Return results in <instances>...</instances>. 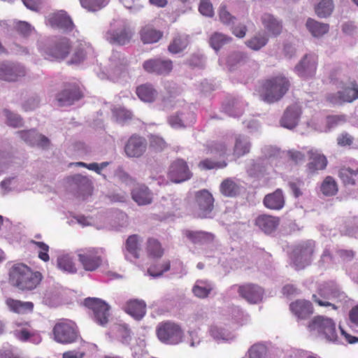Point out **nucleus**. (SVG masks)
<instances>
[{"label": "nucleus", "instance_id": "58", "mask_svg": "<svg viewBox=\"0 0 358 358\" xmlns=\"http://www.w3.org/2000/svg\"><path fill=\"white\" fill-rule=\"evenodd\" d=\"M226 145L222 143H211L207 145L206 154L208 155L223 156L226 154Z\"/></svg>", "mask_w": 358, "mask_h": 358}, {"label": "nucleus", "instance_id": "37", "mask_svg": "<svg viewBox=\"0 0 358 358\" xmlns=\"http://www.w3.org/2000/svg\"><path fill=\"white\" fill-rule=\"evenodd\" d=\"M141 38L144 43L157 42L162 36V33L151 26H145L141 31Z\"/></svg>", "mask_w": 358, "mask_h": 358}, {"label": "nucleus", "instance_id": "23", "mask_svg": "<svg viewBox=\"0 0 358 358\" xmlns=\"http://www.w3.org/2000/svg\"><path fill=\"white\" fill-rule=\"evenodd\" d=\"M294 70L301 77L312 76L316 70V60L314 56L305 55L298 64L296 65Z\"/></svg>", "mask_w": 358, "mask_h": 358}, {"label": "nucleus", "instance_id": "2", "mask_svg": "<svg viewBox=\"0 0 358 358\" xmlns=\"http://www.w3.org/2000/svg\"><path fill=\"white\" fill-rule=\"evenodd\" d=\"M309 333L315 337L328 342H336L338 340V331L334 321L327 317L317 315L308 323Z\"/></svg>", "mask_w": 358, "mask_h": 358}, {"label": "nucleus", "instance_id": "50", "mask_svg": "<svg viewBox=\"0 0 358 358\" xmlns=\"http://www.w3.org/2000/svg\"><path fill=\"white\" fill-rule=\"evenodd\" d=\"M219 18L222 23L227 26H234L236 21V17L232 15L227 10V6L222 4L218 11Z\"/></svg>", "mask_w": 358, "mask_h": 358}, {"label": "nucleus", "instance_id": "41", "mask_svg": "<svg viewBox=\"0 0 358 358\" xmlns=\"http://www.w3.org/2000/svg\"><path fill=\"white\" fill-rule=\"evenodd\" d=\"M268 41V36L264 33H258L246 41V45L253 50H259L266 45Z\"/></svg>", "mask_w": 358, "mask_h": 358}, {"label": "nucleus", "instance_id": "53", "mask_svg": "<svg viewBox=\"0 0 358 358\" xmlns=\"http://www.w3.org/2000/svg\"><path fill=\"white\" fill-rule=\"evenodd\" d=\"M220 188L222 193L227 196H236L238 192V187L234 180H223Z\"/></svg>", "mask_w": 358, "mask_h": 358}, {"label": "nucleus", "instance_id": "21", "mask_svg": "<svg viewBox=\"0 0 358 358\" xmlns=\"http://www.w3.org/2000/svg\"><path fill=\"white\" fill-rule=\"evenodd\" d=\"M358 98V85L345 87L342 91L328 96L329 101L334 104H341L343 102H352Z\"/></svg>", "mask_w": 358, "mask_h": 358}, {"label": "nucleus", "instance_id": "15", "mask_svg": "<svg viewBox=\"0 0 358 358\" xmlns=\"http://www.w3.org/2000/svg\"><path fill=\"white\" fill-rule=\"evenodd\" d=\"M18 136L27 144L37 146L43 150L49 148L50 141L48 137L38 133L35 129L22 130L17 131Z\"/></svg>", "mask_w": 358, "mask_h": 358}, {"label": "nucleus", "instance_id": "40", "mask_svg": "<svg viewBox=\"0 0 358 358\" xmlns=\"http://www.w3.org/2000/svg\"><path fill=\"white\" fill-rule=\"evenodd\" d=\"M231 41V37L220 32H215L211 35L209 43L215 51H218L224 45L229 43Z\"/></svg>", "mask_w": 358, "mask_h": 358}, {"label": "nucleus", "instance_id": "13", "mask_svg": "<svg viewBox=\"0 0 358 358\" xmlns=\"http://www.w3.org/2000/svg\"><path fill=\"white\" fill-rule=\"evenodd\" d=\"M237 287L239 296L252 304L258 303L262 301L264 289L257 285L245 283L243 285H234L231 288Z\"/></svg>", "mask_w": 358, "mask_h": 358}, {"label": "nucleus", "instance_id": "62", "mask_svg": "<svg viewBox=\"0 0 358 358\" xmlns=\"http://www.w3.org/2000/svg\"><path fill=\"white\" fill-rule=\"evenodd\" d=\"M40 103V99L38 96H31L28 98L22 104V108L24 110H32L38 107Z\"/></svg>", "mask_w": 358, "mask_h": 358}, {"label": "nucleus", "instance_id": "43", "mask_svg": "<svg viewBox=\"0 0 358 358\" xmlns=\"http://www.w3.org/2000/svg\"><path fill=\"white\" fill-rule=\"evenodd\" d=\"M3 113L6 118L5 122L8 126L13 128H18L23 126L24 121L20 115L8 109H4Z\"/></svg>", "mask_w": 358, "mask_h": 358}, {"label": "nucleus", "instance_id": "17", "mask_svg": "<svg viewBox=\"0 0 358 358\" xmlns=\"http://www.w3.org/2000/svg\"><path fill=\"white\" fill-rule=\"evenodd\" d=\"M336 296V290L328 283H324L318 287L317 294H313L312 299L320 306H331L333 309L336 310L337 307L329 301Z\"/></svg>", "mask_w": 358, "mask_h": 358}, {"label": "nucleus", "instance_id": "64", "mask_svg": "<svg viewBox=\"0 0 358 358\" xmlns=\"http://www.w3.org/2000/svg\"><path fill=\"white\" fill-rule=\"evenodd\" d=\"M150 144L151 147L157 150H162L166 146V143L164 139L157 136H151Z\"/></svg>", "mask_w": 358, "mask_h": 358}, {"label": "nucleus", "instance_id": "16", "mask_svg": "<svg viewBox=\"0 0 358 358\" xmlns=\"http://www.w3.org/2000/svg\"><path fill=\"white\" fill-rule=\"evenodd\" d=\"M143 68L149 73L166 76L172 71L173 63L170 59L153 58L145 61L143 64Z\"/></svg>", "mask_w": 358, "mask_h": 358}, {"label": "nucleus", "instance_id": "1", "mask_svg": "<svg viewBox=\"0 0 358 358\" xmlns=\"http://www.w3.org/2000/svg\"><path fill=\"white\" fill-rule=\"evenodd\" d=\"M43 279V274L23 263L14 264L9 271V282L22 292L36 289Z\"/></svg>", "mask_w": 358, "mask_h": 358}, {"label": "nucleus", "instance_id": "46", "mask_svg": "<svg viewBox=\"0 0 358 358\" xmlns=\"http://www.w3.org/2000/svg\"><path fill=\"white\" fill-rule=\"evenodd\" d=\"M81 6L88 11L95 12L104 8L110 0H79Z\"/></svg>", "mask_w": 358, "mask_h": 358}, {"label": "nucleus", "instance_id": "35", "mask_svg": "<svg viewBox=\"0 0 358 358\" xmlns=\"http://www.w3.org/2000/svg\"><path fill=\"white\" fill-rule=\"evenodd\" d=\"M308 30L314 37H321L329 31V24L308 19L306 23Z\"/></svg>", "mask_w": 358, "mask_h": 358}, {"label": "nucleus", "instance_id": "28", "mask_svg": "<svg viewBox=\"0 0 358 358\" xmlns=\"http://www.w3.org/2000/svg\"><path fill=\"white\" fill-rule=\"evenodd\" d=\"M169 173L173 179H190L192 177L187 163L182 159H178L171 165Z\"/></svg>", "mask_w": 358, "mask_h": 358}, {"label": "nucleus", "instance_id": "24", "mask_svg": "<svg viewBox=\"0 0 358 358\" xmlns=\"http://www.w3.org/2000/svg\"><path fill=\"white\" fill-rule=\"evenodd\" d=\"M309 162L307 164L309 173H313L319 170H323L327 165V159L319 150L310 149L308 152Z\"/></svg>", "mask_w": 358, "mask_h": 358}, {"label": "nucleus", "instance_id": "3", "mask_svg": "<svg viewBox=\"0 0 358 358\" xmlns=\"http://www.w3.org/2000/svg\"><path fill=\"white\" fill-rule=\"evenodd\" d=\"M187 202L195 217L201 219L211 217L215 199L209 191L201 189L195 192L192 196H189Z\"/></svg>", "mask_w": 358, "mask_h": 358}, {"label": "nucleus", "instance_id": "27", "mask_svg": "<svg viewBox=\"0 0 358 358\" xmlns=\"http://www.w3.org/2000/svg\"><path fill=\"white\" fill-rule=\"evenodd\" d=\"M261 20L264 28L271 36H277L281 34L282 30L281 20L270 13H264Z\"/></svg>", "mask_w": 358, "mask_h": 358}, {"label": "nucleus", "instance_id": "39", "mask_svg": "<svg viewBox=\"0 0 358 358\" xmlns=\"http://www.w3.org/2000/svg\"><path fill=\"white\" fill-rule=\"evenodd\" d=\"M146 251L148 256L153 258H160L164 255V249L159 241L154 238L147 241Z\"/></svg>", "mask_w": 358, "mask_h": 358}, {"label": "nucleus", "instance_id": "29", "mask_svg": "<svg viewBox=\"0 0 358 358\" xmlns=\"http://www.w3.org/2000/svg\"><path fill=\"white\" fill-rule=\"evenodd\" d=\"M279 223L280 220L278 217L268 215H261L255 220V224L266 234L273 232Z\"/></svg>", "mask_w": 358, "mask_h": 358}, {"label": "nucleus", "instance_id": "31", "mask_svg": "<svg viewBox=\"0 0 358 358\" xmlns=\"http://www.w3.org/2000/svg\"><path fill=\"white\" fill-rule=\"evenodd\" d=\"M136 92L141 101L148 103L153 102L158 95L157 91L150 83L143 84L137 87Z\"/></svg>", "mask_w": 358, "mask_h": 358}, {"label": "nucleus", "instance_id": "9", "mask_svg": "<svg viewBox=\"0 0 358 358\" xmlns=\"http://www.w3.org/2000/svg\"><path fill=\"white\" fill-rule=\"evenodd\" d=\"M134 35L131 27L124 22L110 26L106 34V39L111 44L124 45L130 42Z\"/></svg>", "mask_w": 358, "mask_h": 358}, {"label": "nucleus", "instance_id": "57", "mask_svg": "<svg viewBox=\"0 0 358 358\" xmlns=\"http://www.w3.org/2000/svg\"><path fill=\"white\" fill-rule=\"evenodd\" d=\"M30 243L36 245L39 249L38 258L40 259L45 262H47L50 260V256L48 254L49 246L46 243L34 240H31Z\"/></svg>", "mask_w": 358, "mask_h": 358}, {"label": "nucleus", "instance_id": "61", "mask_svg": "<svg viewBox=\"0 0 358 358\" xmlns=\"http://www.w3.org/2000/svg\"><path fill=\"white\" fill-rule=\"evenodd\" d=\"M17 31L24 36H29L34 31V27L25 21H19L16 23Z\"/></svg>", "mask_w": 358, "mask_h": 358}, {"label": "nucleus", "instance_id": "4", "mask_svg": "<svg viewBox=\"0 0 358 358\" xmlns=\"http://www.w3.org/2000/svg\"><path fill=\"white\" fill-rule=\"evenodd\" d=\"M289 86V80L284 76L272 77L264 83L261 96L267 103L278 101L287 93Z\"/></svg>", "mask_w": 358, "mask_h": 358}, {"label": "nucleus", "instance_id": "51", "mask_svg": "<svg viewBox=\"0 0 358 358\" xmlns=\"http://www.w3.org/2000/svg\"><path fill=\"white\" fill-rule=\"evenodd\" d=\"M248 358H268L266 346L255 344L248 350Z\"/></svg>", "mask_w": 358, "mask_h": 358}, {"label": "nucleus", "instance_id": "38", "mask_svg": "<svg viewBox=\"0 0 358 358\" xmlns=\"http://www.w3.org/2000/svg\"><path fill=\"white\" fill-rule=\"evenodd\" d=\"M248 60L246 54L241 52H233L227 59V66L229 71H234L238 67L245 64Z\"/></svg>", "mask_w": 358, "mask_h": 358}, {"label": "nucleus", "instance_id": "54", "mask_svg": "<svg viewBox=\"0 0 358 358\" xmlns=\"http://www.w3.org/2000/svg\"><path fill=\"white\" fill-rule=\"evenodd\" d=\"M227 166V163L224 161L215 162L210 159H206L201 161L198 166L201 170H211L222 169Z\"/></svg>", "mask_w": 358, "mask_h": 358}, {"label": "nucleus", "instance_id": "22", "mask_svg": "<svg viewBox=\"0 0 358 358\" xmlns=\"http://www.w3.org/2000/svg\"><path fill=\"white\" fill-rule=\"evenodd\" d=\"M289 310L299 320H306L314 312L311 302L305 299H297L292 302Z\"/></svg>", "mask_w": 358, "mask_h": 358}, {"label": "nucleus", "instance_id": "52", "mask_svg": "<svg viewBox=\"0 0 358 358\" xmlns=\"http://www.w3.org/2000/svg\"><path fill=\"white\" fill-rule=\"evenodd\" d=\"M169 123L172 127L177 129L185 127L189 124L182 113H176L171 115L169 117Z\"/></svg>", "mask_w": 358, "mask_h": 358}, {"label": "nucleus", "instance_id": "11", "mask_svg": "<svg viewBox=\"0 0 358 358\" xmlns=\"http://www.w3.org/2000/svg\"><path fill=\"white\" fill-rule=\"evenodd\" d=\"M85 305L93 311L94 320L99 325H106L109 320L110 306L103 301L96 298H88Z\"/></svg>", "mask_w": 358, "mask_h": 358}, {"label": "nucleus", "instance_id": "60", "mask_svg": "<svg viewBox=\"0 0 358 358\" xmlns=\"http://www.w3.org/2000/svg\"><path fill=\"white\" fill-rule=\"evenodd\" d=\"M199 10L201 15L206 17H211L214 15L213 5L210 0H200Z\"/></svg>", "mask_w": 358, "mask_h": 358}, {"label": "nucleus", "instance_id": "33", "mask_svg": "<svg viewBox=\"0 0 358 358\" xmlns=\"http://www.w3.org/2000/svg\"><path fill=\"white\" fill-rule=\"evenodd\" d=\"M185 235L189 241L194 243L211 242L214 240L215 238L213 234L203 231L186 230L185 231Z\"/></svg>", "mask_w": 358, "mask_h": 358}, {"label": "nucleus", "instance_id": "20", "mask_svg": "<svg viewBox=\"0 0 358 358\" xmlns=\"http://www.w3.org/2000/svg\"><path fill=\"white\" fill-rule=\"evenodd\" d=\"M83 96L80 89L75 85H69L56 96V100L60 106L72 105Z\"/></svg>", "mask_w": 358, "mask_h": 358}, {"label": "nucleus", "instance_id": "36", "mask_svg": "<svg viewBox=\"0 0 358 358\" xmlns=\"http://www.w3.org/2000/svg\"><path fill=\"white\" fill-rule=\"evenodd\" d=\"M213 287L207 280H198L192 288L193 294L198 298L204 299L208 296Z\"/></svg>", "mask_w": 358, "mask_h": 358}, {"label": "nucleus", "instance_id": "63", "mask_svg": "<svg viewBox=\"0 0 358 358\" xmlns=\"http://www.w3.org/2000/svg\"><path fill=\"white\" fill-rule=\"evenodd\" d=\"M339 177L342 179H352L353 178H358V168L356 169L343 168L339 171Z\"/></svg>", "mask_w": 358, "mask_h": 358}, {"label": "nucleus", "instance_id": "44", "mask_svg": "<svg viewBox=\"0 0 358 358\" xmlns=\"http://www.w3.org/2000/svg\"><path fill=\"white\" fill-rule=\"evenodd\" d=\"M334 9L332 0H321L315 6V13L320 17L329 16Z\"/></svg>", "mask_w": 358, "mask_h": 358}, {"label": "nucleus", "instance_id": "5", "mask_svg": "<svg viewBox=\"0 0 358 358\" xmlns=\"http://www.w3.org/2000/svg\"><path fill=\"white\" fill-rule=\"evenodd\" d=\"M156 335L164 344L177 345L182 342L184 333L179 324L167 320L159 323L156 328Z\"/></svg>", "mask_w": 358, "mask_h": 358}, {"label": "nucleus", "instance_id": "32", "mask_svg": "<svg viewBox=\"0 0 358 358\" xmlns=\"http://www.w3.org/2000/svg\"><path fill=\"white\" fill-rule=\"evenodd\" d=\"M131 196L132 199L140 206L148 205L152 201V194L145 186H141L133 189Z\"/></svg>", "mask_w": 358, "mask_h": 358}, {"label": "nucleus", "instance_id": "12", "mask_svg": "<svg viewBox=\"0 0 358 358\" xmlns=\"http://www.w3.org/2000/svg\"><path fill=\"white\" fill-rule=\"evenodd\" d=\"M71 50L70 40L62 38L45 50V57L50 60H62L69 55Z\"/></svg>", "mask_w": 358, "mask_h": 358}, {"label": "nucleus", "instance_id": "25", "mask_svg": "<svg viewBox=\"0 0 358 358\" xmlns=\"http://www.w3.org/2000/svg\"><path fill=\"white\" fill-rule=\"evenodd\" d=\"M124 310L136 320H141L146 314V303L140 299L127 301L123 308Z\"/></svg>", "mask_w": 358, "mask_h": 358}, {"label": "nucleus", "instance_id": "7", "mask_svg": "<svg viewBox=\"0 0 358 358\" xmlns=\"http://www.w3.org/2000/svg\"><path fill=\"white\" fill-rule=\"evenodd\" d=\"M315 243L306 241L297 245L292 251V261L296 270L303 269L313 261Z\"/></svg>", "mask_w": 358, "mask_h": 358}, {"label": "nucleus", "instance_id": "6", "mask_svg": "<svg viewBox=\"0 0 358 358\" xmlns=\"http://www.w3.org/2000/svg\"><path fill=\"white\" fill-rule=\"evenodd\" d=\"M55 340L62 344L76 342L80 338L78 327L69 320H59L52 329Z\"/></svg>", "mask_w": 358, "mask_h": 358}, {"label": "nucleus", "instance_id": "45", "mask_svg": "<svg viewBox=\"0 0 358 358\" xmlns=\"http://www.w3.org/2000/svg\"><path fill=\"white\" fill-rule=\"evenodd\" d=\"M58 267L66 272L74 273L76 272V266L72 258L69 255H62L57 259Z\"/></svg>", "mask_w": 358, "mask_h": 358}, {"label": "nucleus", "instance_id": "14", "mask_svg": "<svg viewBox=\"0 0 358 358\" xmlns=\"http://www.w3.org/2000/svg\"><path fill=\"white\" fill-rule=\"evenodd\" d=\"M26 75L25 68L11 62H0V79L8 82H15Z\"/></svg>", "mask_w": 358, "mask_h": 358}, {"label": "nucleus", "instance_id": "10", "mask_svg": "<svg viewBox=\"0 0 358 358\" xmlns=\"http://www.w3.org/2000/svg\"><path fill=\"white\" fill-rule=\"evenodd\" d=\"M45 22L52 28L61 29L64 33L71 32L76 27L71 16L64 10L48 14Z\"/></svg>", "mask_w": 358, "mask_h": 358}, {"label": "nucleus", "instance_id": "47", "mask_svg": "<svg viewBox=\"0 0 358 358\" xmlns=\"http://www.w3.org/2000/svg\"><path fill=\"white\" fill-rule=\"evenodd\" d=\"M187 45L188 41L186 36H177L169 45L168 50L171 53L177 54L182 51Z\"/></svg>", "mask_w": 358, "mask_h": 358}, {"label": "nucleus", "instance_id": "30", "mask_svg": "<svg viewBox=\"0 0 358 358\" xmlns=\"http://www.w3.org/2000/svg\"><path fill=\"white\" fill-rule=\"evenodd\" d=\"M5 303L10 311L17 314H26L34 310V305L31 301H22L8 297Z\"/></svg>", "mask_w": 358, "mask_h": 358}, {"label": "nucleus", "instance_id": "34", "mask_svg": "<svg viewBox=\"0 0 358 358\" xmlns=\"http://www.w3.org/2000/svg\"><path fill=\"white\" fill-rule=\"evenodd\" d=\"M251 143L247 136L237 135L235 137V145L234 148V154L241 157L250 152Z\"/></svg>", "mask_w": 358, "mask_h": 358}, {"label": "nucleus", "instance_id": "48", "mask_svg": "<svg viewBox=\"0 0 358 358\" xmlns=\"http://www.w3.org/2000/svg\"><path fill=\"white\" fill-rule=\"evenodd\" d=\"M113 115L115 120L120 123L124 124L131 120L133 117L131 111L126 109L124 107H117L112 110Z\"/></svg>", "mask_w": 358, "mask_h": 358}, {"label": "nucleus", "instance_id": "19", "mask_svg": "<svg viewBox=\"0 0 358 358\" xmlns=\"http://www.w3.org/2000/svg\"><path fill=\"white\" fill-rule=\"evenodd\" d=\"M301 115L299 106L293 104L288 106L280 120V126L288 129H294L299 124Z\"/></svg>", "mask_w": 358, "mask_h": 358}, {"label": "nucleus", "instance_id": "42", "mask_svg": "<svg viewBox=\"0 0 358 358\" xmlns=\"http://www.w3.org/2000/svg\"><path fill=\"white\" fill-rule=\"evenodd\" d=\"M125 248L131 257L135 259L139 258L138 236L136 234L129 236L126 241Z\"/></svg>", "mask_w": 358, "mask_h": 358}, {"label": "nucleus", "instance_id": "26", "mask_svg": "<svg viewBox=\"0 0 358 358\" xmlns=\"http://www.w3.org/2000/svg\"><path fill=\"white\" fill-rule=\"evenodd\" d=\"M264 205L266 208L279 210L282 209L285 203L284 194L280 189H277L275 192L266 194L263 200Z\"/></svg>", "mask_w": 358, "mask_h": 358}, {"label": "nucleus", "instance_id": "56", "mask_svg": "<svg viewBox=\"0 0 358 358\" xmlns=\"http://www.w3.org/2000/svg\"><path fill=\"white\" fill-rule=\"evenodd\" d=\"M171 264L169 261H166L159 266H152L148 269V273L153 277L161 276L164 272L169 271Z\"/></svg>", "mask_w": 358, "mask_h": 358}, {"label": "nucleus", "instance_id": "18", "mask_svg": "<svg viewBox=\"0 0 358 358\" xmlns=\"http://www.w3.org/2000/svg\"><path fill=\"white\" fill-rule=\"evenodd\" d=\"M147 149L146 140L140 136L132 135L124 145V152L129 157H140Z\"/></svg>", "mask_w": 358, "mask_h": 358}, {"label": "nucleus", "instance_id": "59", "mask_svg": "<svg viewBox=\"0 0 358 358\" xmlns=\"http://www.w3.org/2000/svg\"><path fill=\"white\" fill-rule=\"evenodd\" d=\"M23 325L24 327L20 329H16L14 331V334L17 339L22 341H27L33 334L29 329L30 325L29 322H26Z\"/></svg>", "mask_w": 358, "mask_h": 358}, {"label": "nucleus", "instance_id": "55", "mask_svg": "<svg viewBox=\"0 0 358 358\" xmlns=\"http://www.w3.org/2000/svg\"><path fill=\"white\" fill-rule=\"evenodd\" d=\"M320 189L324 195L333 196L338 192V185L335 180H324Z\"/></svg>", "mask_w": 358, "mask_h": 358}, {"label": "nucleus", "instance_id": "49", "mask_svg": "<svg viewBox=\"0 0 358 358\" xmlns=\"http://www.w3.org/2000/svg\"><path fill=\"white\" fill-rule=\"evenodd\" d=\"M268 168L263 162H253L248 169V173L250 177L260 178L265 176Z\"/></svg>", "mask_w": 358, "mask_h": 358}, {"label": "nucleus", "instance_id": "8", "mask_svg": "<svg viewBox=\"0 0 358 358\" xmlns=\"http://www.w3.org/2000/svg\"><path fill=\"white\" fill-rule=\"evenodd\" d=\"M78 259L84 270L96 271L103 262L102 251L95 248L80 249L78 252Z\"/></svg>", "mask_w": 358, "mask_h": 358}]
</instances>
